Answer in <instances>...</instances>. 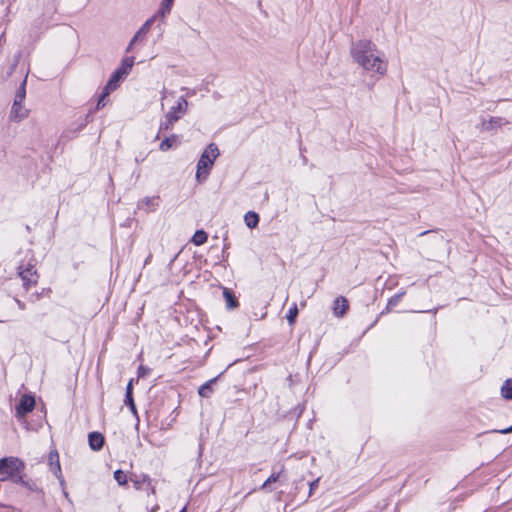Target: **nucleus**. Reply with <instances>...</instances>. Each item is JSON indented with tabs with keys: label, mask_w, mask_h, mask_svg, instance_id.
I'll return each mask as SVG.
<instances>
[{
	"label": "nucleus",
	"mask_w": 512,
	"mask_h": 512,
	"mask_svg": "<svg viewBox=\"0 0 512 512\" xmlns=\"http://www.w3.org/2000/svg\"><path fill=\"white\" fill-rule=\"evenodd\" d=\"M158 14L153 15L149 19L145 21V23L140 27V29L135 33L133 38L131 39L130 43L128 44L126 48V52L132 51L133 46L138 42L145 38L147 33L150 31L152 24L156 20Z\"/></svg>",
	"instance_id": "obj_8"
},
{
	"label": "nucleus",
	"mask_w": 512,
	"mask_h": 512,
	"mask_svg": "<svg viewBox=\"0 0 512 512\" xmlns=\"http://www.w3.org/2000/svg\"><path fill=\"white\" fill-rule=\"evenodd\" d=\"M58 480H59V483H60V486L62 488V490H65L66 489V482L62 476V472L60 473V477H56Z\"/></svg>",
	"instance_id": "obj_33"
},
{
	"label": "nucleus",
	"mask_w": 512,
	"mask_h": 512,
	"mask_svg": "<svg viewBox=\"0 0 512 512\" xmlns=\"http://www.w3.org/2000/svg\"><path fill=\"white\" fill-rule=\"evenodd\" d=\"M223 296L225 298L227 308L234 309L238 307V300L230 289L224 288Z\"/></svg>",
	"instance_id": "obj_15"
},
{
	"label": "nucleus",
	"mask_w": 512,
	"mask_h": 512,
	"mask_svg": "<svg viewBox=\"0 0 512 512\" xmlns=\"http://www.w3.org/2000/svg\"><path fill=\"white\" fill-rule=\"evenodd\" d=\"M173 92L169 91L166 88H163L161 91V106L164 107V100H166L169 96H173Z\"/></svg>",
	"instance_id": "obj_28"
},
{
	"label": "nucleus",
	"mask_w": 512,
	"mask_h": 512,
	"mask_svg": "<svg viewBox=\"0 0 512 512\" xmlns=\"http://www.w3.org/2000/svg\"><path fill=\"white\" fill-rule=\"evenodd\" d=\"M132 390H133V380H130L126 387V396H132Z\"/></svg>",
	"instance_id": "obj_31"
},
{
	"label": "nucleus",
	"mask_w": 512,
	"mask_h": 512,
	"mask_svg": "<svg viewBox=\"0 0 512 512\" xmlns=\"http://www.w3.org/2000/svg\"><path fill=\"white\" fill-rule=\"evenodd\" d=\"M207 238H208V235L205 231L197 230L192 237V242L194 245L200 246V245H203L207 241Z\"/></svg>",
	"instance_id": "obj_20"
},
{
	"label": "nucleus",
	"mask_w": 512,
	"mask_h": 512,
	"mask_svg": "<svg viewBox=\"0 0 512 512\" xmlns=\"http://www.w3.org/2000/svg\"><path fill=\"white\" fill-rule=\"evenodd\" d=\"M186 511V508L184 507L180 512H185Z\"/></svg>",
	"instance_id": "obj_37"
},
{
	"label": "nucleus",
	"mask_w": 512,
	"mask_h": 512,
	"mask_svg": "<svg viewBox=\"0 0 512 512\" xmlns=\"http://www.w3.org/2000/svg\"><path fill=\"white\" fill-rule=\"evenodd\" d=\"M150 373V369L143 365H140L138 368V377H145Z\"/></svg>",
	"instance_id": "obj_29"
},
{
	"label": "nucleus",
	"mask_w": 512,
	"mask_h": 512,
	"mask_svg": "<svg viewBox=\"0 0 512 512\" xmlns=\"http://www.w3.org/2000/svg\"><path fill=\"white\" fill-rule=\"evenodd\" d=\"M63 494H64V496H65L66 498H68V492L66 491V489H65V490H63Z\"/></svg>",
	"instance_id": "obj_36"
},
{
	"label": "nucleus",
	"mask_w": 512,
	"mask_h": 512,
	"mask_svg": "<svg viewBox=\"0 0 512 512\" xmlns=\"http://www.w3.org/2000/svg\"><path fill=\"white\" fill-rule=\"evenodd\" d=\"M125 404L130 408L131 412L136 415L137 414V410H136V406H135V403H134V399H133V396H126L125 398Z\"/></svg>",
	"instance_id": "obj_25"
},
{
	"label": "nucleus",
	"mask_w": 512,
	"mask_h": 512,
	"mask_svg": "<svg viewBox=\"0 0 512 512\" xmlns=\"http://www.w3.org/2000/svg\"><path fill=\"white\" fill-rule=\"evenodd\" d=\"M508 122L501 117H492L488 121L482 122V128L484 130H492L494 128L501 127L503 125H506Z\"/></svg>",
	"instance_id": "obj_14"
},
{
	"label": "nucleus",
	"mask_w": 512,
	"mask_h": 512,
	"mask_svg": "<svg viewBox=\"0 0 512 512\" xmlns=\"http://www.w3.org/2000/svg\"><path fill=\"white\" fill-rule=\"evenodd\" d=\"M178 136L173 134L169 137H166L165 139H163V141L160 143L159 145V149L163 152L165 151H168L169 149H171L173 146L177 145L178 144Z\"/></svg>",
	"instance_id": "obj_16"
},
{
	"label": "nucleus",
	"mask_w": 512,
	"mask_h": 512,
	"mask_svg": "<svg viewBox=\"0 0 512 512\" xmlns=\"http://www.w3.org/2000/svg\"><path fill=\"white\" fill-rule=\"evenodd\" d=\"M89 445L92 450L98 451L103 447L104 437L101 433L92 432L88 436Z\"/></svg>",
	"instance_id": "obj_12"
},
{
	"label": "nucleus",
	"mask_w": 512,
	"mask_h": 512,
	"mask_svg": "<svg viewBox=\"0 0 512 512\" xmlns=\"http://www.w3.org/2000/svg\"><path fill=\"white\" fill-rule=\"evenodd\" d=\"M125 77L118 74L116 71L111 75L110 79L108 80L107 84L105 85V95H109L111 92L116 90L119 87L120 82Z\"/></svg>",
	"instance_id": "obj_10"
},
{
	"label": "nucleus",
	"mask_w": 512,
	"mask_h": 512,
	"mask_svg": "<svg viewBox=\"0 0 512 512\" xmlns=\"http://www.w3.org/2000/svg\"><path fill=\"white\" fill-rule=\"evenodd\" d=\"M15 301H16V304H17V306H18V308H19L20 310H25V309H26V306H25V303H24V302H22V301H21V300H19V299H15Z\"/></svg>",
	"instance_id": "obj_35"
},
{
	"label": "nucleus",
	"mask_w": 512,
	"mask_h": 512,
	"mask_svg": "<svg viewBox=\"0 0 512 512\" xmlns=\"http://www.w3.org/2000/svg\"><path fill=\"white\" fill-rule=\"evenodd\" d=\"M494 432L501 433V434H508L512 432V425L508 428L501 429V430H494Z\"/></svg>",
	"instance_id": "obj_34"
},
{
	"label": "nucleus",
	"mask_w": 512,
	"mask_h": 512,
	"mask_svg": "<svg viewBox=\"0 0 512 512\" xmlns=\"http://www.w3.org/2000/svg\"><path fill=\"white\" fill-rule=\"evenodd\" d=\"M403 295H404V292H401L399 294H396L392 298H390L389 301H388V306H395V305H397V303L401 300Z\"/></svg>",
	"instance_id": "obj_27"
},
{
	"label": "nucleus",
	"mask_w": 512,
	"mask_h": 512,
	"mask_svg": "<svg viewBox=\"0 0 512 512\" xmlns=\"http://www.w3.org/2000/svg\"><path fill=\"white\" fill-rule=\"evenodd\" d=\"M17 274L22 280L25 291L30 290L38 283L39 275L34 264L28 263L27 265H20Z\"/></svg>",
	"instance_id": "obj_6"
},
{
	"label": "nucleus",
	"mask_w": 512,
	"mask_h": 512,
	"mask_svg": "<svg viewBox=\"0 0 512 512\" xmlns=\"http://www.w3.org/2000/svg\"><path fill=\"white\" fill-rule=\"evenodd\" d=\"M108 96L109 95H105V89H103L102 94H101V96L97 102V105H96L97 110H100L105 107V105H106L105 98Z\"/></svg>",
	"instance_id": "obj_26"
},
{
	"label": "nucleus",
	"mask_w": 512,
	"mask_h": 512,
	"mask_svg": "<svg viewBox=\"0 0 512 512\" xmlns=\"http://www.w3.org/2000/svg\"><path fill=\"white\" fill-rule=\"evenodd\" d=\"M114 479L119 485H124L127 483V475L122 470H116L114 472Z\"/></svg>",
	"instance_id": "obj_23"
},
{
	"label": "nucleus",
	"mask_w": 512,
	"mask_h": 512,
	"mask_svg": "<svg viewBox=\"0 0 512 512\" xmlns=\"http://www.w3.org/2000/svg\"><path fill=\"white\" fill-rule=\"evenodd\" d=\"M157 200H158V197H151V198L147 197L143 200V203H145L146 205H157V203H155V202H157Z\"/></svg>",
	"instance_id": "obj_30"
},
{
	"label": "nucleus",
	"mask_w": 512,
	"mask_h": 512,
	"mask_svg": "<svg viewBox=\"0 0 512 512\" xmlns=\"http://www.w3.org/2000/svg\"><path fill=\"white\" fill-rule=\"evenodd\" d=\"M174 0H162L159 11L157 14L162 18H165L171 11Z\"/></svg>",
	"instance_id": "obj_19"
},
{
	"label": "nucleus",
	"mask_w": 512,
	"mask_h": 512,
	"mask_svg": "<svg viewBox=\"0 0 512 512\" xmlns=\"http://www.w3.org/2000/svg\"><path fill=\"white\" fill-rule=\"evenodd\" d=\"M318 483H319V479H316L310 483V492H309L310 495L318 487Z\"/></svg>",
	"instance_id": "obj_32"
},
{
	"label": "nucleus",
	"mask_w": 512,
	"mask_h": 512,
	"mask_svg": "<svg viewBox=\"0 0 512 512\" xmlns=\"http://www.w3.org/2000/svg\"><path fill=\"white\" fill-rule=\"evenodd\" d=\"M187 109V100L184 97L178 98L176 104L165 114L164 120L160 123L159 130L168 131L172 129L174 124L186 114Z\"/></svg>",
	"instance_id": "obj_4"
},
{
	"label": "nucleus",
	"mask_w": 512,
	"mask_h": 512,
	"mask_svg": "<svg viewBox=\"0 0 512 512\" xmlns=\"http://www.w3.org/2000/svg\"><path fill=\"white\" fill-rule=\"evenodd\" d=\"M350 53L353 60L364 70L381 76L387 72V62L383 53L372 41L362 39L352 43Z\"/></svg>",
	"instance_id": "obj_1"
},
{
	"label": "nucleus",
	"mask_w": 512,
	"mask_h": 512,
	"mask_svg": "<svg viewBox=\"0 0 512 512\" xmlns=\"http://www.w3.org/2000/svg\"><path fill=\"white\" fill-rule=\"evenodd\" d=\"M501 394L505 399L511 400L512 399V380L508 379L504 382L503 386L501 387Z\"/></svg>",
	"instance_id": "obj_21"
},
{
	"label": "nucleus",
	"mask_w": 512,
	"mask_h": 512,
	"mask_svg": "<svg viewBox=\"0 0 512 512\" xmlns=\"http://www.w3.org/2000/svg\"><path fill=\"white\" fill-rule=\"evenodd\" d=\"M245 223L249 228H255L259 222V216L257 213L249 211L244 217Z\"/></svg>",
	"instance_id": "obj_18"
},
{
	"label": "nucleus",
	"mask_w": 512,
	"mask_h": 512,
	"mask_svg": "<svg viewBox=\"0 0 512 512\" xmlns=\"http://www.w3.org/2000/svg\"><path fill=\"white\" fill-rule=\"evenodd\" d=\"M35 407V398L32 395L25 394L21 397L18 405L15 408V415L17 418H23L26 414L31 412Z\"/></svg>",
	"instance_id": "obj_7"
},
{
	"label": "nucleus",
	"mask_w": 512,
	"mask_h": 512,
	"mask_svg": "<svg viewBox=\"0 0 512 512\" xmlns=\"http://www.w3.org/2000/svg\"><path fill=\"white\" fill-rule=\"evenodd\" d=\"M348 307H349L348 301L345 297H343V296L337 297L334 301V307H333L334 314L338 317H341L346 313Z\"/></svg>",
	"instance_id": "obj_11"
},
{
	"label": "nucleus",
	"mask_w": 512,
	"mask_h": 512,
	"mask_svg": "<svg viewBox=\"0 0 512 512\" xmlns=\"http://www.w3.org/2000/svg\"><path fill=\"white\" fill-rule=\"evenodd\" d=\"M216 381V378L211 379L199 387L198 393L201 397L208 398L213 392L212 384Z\"/></svg>",
	"instance_id": "obj_17"
},
{
	"label": "nucleus",
	"mask_w": 512,
	"mask_h": 512,
	"mask_svg": "<svg viewBox=\"0 0 512 512\" xmlns=\"http://www.w3.org/2000/svg\"><path fill=\"white\" fill-rule=\"evenodd\" d=\"M297 315H298V308H297V305L294 303L289 311H288V314H287V320H288V323L292 326L295 321H296V318H297Z\"/></svg>",
	"instance_id": "obj_22"
},
{
	"label": "nucleus",
	"mask_w": 512,
	"mask_h": 512,
	"mask_svg": "<svg viewBox=\"0 0 512 512\" xmlns=\"http://www.w3.org/2000/svg\"><path fill=\"white\" fill-rule=\"evenodd\" d=\"M24 462L18 457H4L0 459V482L12 481L24 487L32 489L29 482L24 480Z\"/></svg>",
	"instance_id": "obj_2"
},
{
	"label": "nucleus",
	"mask_w": 512,
	"mask_h": 512,
	"mask_svg": "<svg viewBox=\"0 0 512 512\" xmlns=\"http://www.w3.org/2000/svg\"><path fill=\"white\" fill-rule=\"evenodd\" d=\"M134 62H135V59L134 57H125L122 61H121V64L120 66L115 70L118 74L126 77L133 65H134Z\"/></svg>",
	"instance_id": "obj_13"
},
{
	"label": "nucleus",
	"mask_w": 512,
	"mask_h": 512,
	"mask_svg": "<svg viewBox=\"0 0 512 512\" xmlns=\"http://www.w3.org/2000/svg\"><path fill=\"white\" fill-rule=\"evenodd\" d=\"M26 97V78L22 81L20 87L16 91L14 102L10 111V118L14 121H22L29 115V110L24 106Z\"/></svg>",
	"instance_id": "obj_5"
},
{
	"label": "nucleus",
	"mask_w": 512,
	"mask_h": 512,
	"mask_svg": "<svg viewBox=\"0 0 512 512\" xmlns=\"http://www.w3.org/2000/svg\"><path fill=\"white\" fill-rule=\"evenodd\" d=\"M282 472L272 473L268 479L263 483L261 489L267 488L270 484L277 482L281 478Z\"/></svg>",
	"instance_id": "obj_24"
},
{
	"label": "nucleus",
	"mask_w": 512,
	"mask_h": 512,
	"mask_svg": "<svg viewBox=\"0 0 512 512\" xmlns=\"http://www.w3.org/2000/svg\"><path fill=\"white\" fill-rule=\"evenodd\" d=\"M219 155V150L216 144L211 143L201 154L197 163L196 179L198 182H203L209 175V171L214 165V161Z\"/></svg>",
	"instance_id": "obj_3"
},
{
	"label": "nucleus",
	"mask_w": 512,
	"mask_h": 512,
	"mask_svg": "<svg viewBox=\"0 0 512 512\" xmlns=\"http://www.w3.org/2000/svg\"><path fill=\"white\" fill-rule=\"evenodd\" d=\"M48 464L50 467V471L54 474V476L60 477V473L62 472V470L57 450L50 451L48 455Z\"/></svg>",
	"instance_id": "obj_9"
}]
</instances>
